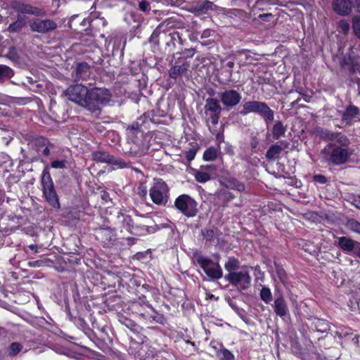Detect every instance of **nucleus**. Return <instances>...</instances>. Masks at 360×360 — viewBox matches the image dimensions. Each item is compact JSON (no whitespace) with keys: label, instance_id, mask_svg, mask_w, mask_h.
I'll return each instance as SVG.
<instances>
[{"label":"nucleus","instance_id":"nucleus-1","mask_svg":"<svg viewBox=\"0 0 360 360\" xmlns=\"http://www.w3.org/2000/svg\"><path fill=\"white\" fill-rule=\"evenodd\" d=\"M350 143L349 139L345 135L340 136L335 142H330L322 150L324 160L334 165L346 163L354 153Z\"/></svg>","mask_w":360,"mask_h":360},{"label":"nucleus","instance_id":"nucleus-2","mask_svg":"<svg viewBox=\"0 0 360 360\" xmlns=\"http://www.w3.org/2000/svg\"><path fill=\"white\" fill-rule=\"evenodd\" d=\"M111 98L112 95L107 89L93 88L89 89L82 107L91 112L99 114L101 107L108 104Z\"/></svg>","mask_w":360,"mask_h":360},{"label":"nucleus","instance_id":"nucleus-3","mask_svg":"<svg viewBox=\"0 0 360 360\" xmlns=\"http://www.w3.org/2000/svg\"><path fill=\"white\" fill-rule=\"evenodd\" d=\"M41 182L43 196L46 202L53 208L59 210L60 208L59 198L48 167H46L42 172Z\"/></svg>","mask_w":360,"mask_h":360},{"label":"nucleus","instance_id":"nucleus-4","mask_svg":"<svg viewBox=\"0 0 360 360\" xmlns=\"http://www.w3.org/2000/svg\"><path fill=\"white\" fill-rule=\"evenodd\" d=\"M238 113L243 116L249 113L257 114L264 118L267 124L274 118V112L269 105L265 102L259 101H248L243 103Z\"/></svg>","mask_w":360,"mask_h":360},{"label":"nucleus","instance_id":"nucleus-5","mask_svg":"<svg viewBox=\"0 0 360 360\" xmlns=\"http://www.w3.org/2000/svg\"><path fill=\"white\" fill-rule=\"evenodd\" d=\"M203 109V119L207 127H210V124L217 125L222 112L219 101L216 98L208 97L205 100Z\"/></svg>","mask_w":360,"mask_h":360},{"label":"nucleus","instance_id":"nucleus-6","mask_svg":"<svg viewBox=\"0 0 360 360\" xmlns=\"http://www.w3.org/2000/svg\"><path fill=\"white\" fill-rule=\"evenodd\" d=\"M169 189L167 184L161 179H154L150 188L149 195L155 205H165L169 198Z\"/></svg>","mask_w":360,"mask_h":360},{"label":"nucleus","instance_id":"nucleus-7","mask_svg":"<svg viewBox=\"0 0 360 360\" xmlns=\"http://www.w3.org/2000/svg\"><path fill=\"white\" fill-rule=\"evenodd\" d=\"M127 131L128 143L132 144V146L130 147V153L134 155L143 153L144 150L143 132L141 130L139 124H132Z\"/></svg>","mask_w":360,"mask_h":360},{"label":"nucleus","instance_id":"nucleus-8","mask_svg":"<svg viewBox=\"0 0 360 360\" xmlns=\"http://www.w3.org/2000/svg\"><path fill=\"white\" fill-rule=\"evenodd\" d=\"M197 202L186 194L178 196L174 201V207L187 217H193L198 212Z\"/></svg>","mask_w":360,"mask_h":360},{"label":"nucleus","instance_id":"nucleus-9","mask_svg":"<svg viewBox=\"0 0 360 360\" xmlns=\"http://www.w3.org/2000/svg\"><path fill=\"white\" fill-rule=\"evenodd\" d=\"M224 278L232 285L240 290L248 289L251 283V276L249 271L246 268H243L240 271L235 272L229 273L225 275Z\"/></svg>","mask_w":360,"mask_h":360},{"label":"nucleus","instance_id":"nucleus-10","mask_svg":"<svg viewBox=\"0 0 360 360\" xmlns=\"http://www.w3.org/2000/svg\"><path fill=\"white\" fill-rule=\"evenodd\" d=\"M198 264L203 269L206 275L212 279H219L222 277V269L220 265L211 259L199 256L196 259Z\"/></svg>","mask_w":360,"mask_h":360},{"label":"nucleus","instance_id":"nucleus-11","mask_svg":"<svg viewBox=\"0 0 360 360\" xmlns=\"http://www.w3.org/2000/svg\"><path fill=\"white\" fill-rule=\"evenodd\" d=\"M109 223V221L105 219L103 224L94 229L96 240L104 245H108L116 240L115 229L111 228Z\"/></svg>","mask_w":360,"mask_h":360},{"label":"nucleus","instance_id":"nucleus-12","mask_svg":"<svg viewBox=\"0 0 360 360\" xmlns=\"http://www.w3.org/2000/svg\"><path fill=\"white\" fill-rule=\"evenodd\" d=\"M219 103L221 102L223 107L226 110H230L238 105L242 99L240 92L235 89H225L218 94Z\"/></svg>","mask_w":360,"mask_h":360},{"label":"nucleus","instance_id":"nucleus-13","mask_svg":"<svg viewBox=\"0 0 360 360\" xmlns=\"http://www.w3.org/2000/svg\"><path fill=\"white\" fill-rule=\"evenodd\" d=\"M88 91L89 89L86 86L81 84H76L68 87L65 90L64 94L70 101L82 106L84 103L85 96L88 94Z\"/></svg>","mask_w":360,"mask_h":360},{"label":"nucleus","instance_id":"nucleus-14","mask_svg":"<svg viewBox=\"0 0 360 360\" xmlns=\"http://www.w3.org/2000/svg\"><path fill=\"white\" fill-rule=\"evenodd\" d=\"M117 218L118 222L120 224L121 232L124 229L129 233L137 235L140 232L146 230L144 226L135 225L130 215L123 214L120 211L118 212Z\"/></svg>","mask_w":360,"mask_h":360},{"label":"nucleus","instance_id":"nucleus-15","mask_svg":"<svg viewBox=\"0 0 360 360\" xmlns=\"http://www.w3.org/2000/svg\"><path fill=\"white\" fill-rule=\"evenodd\" d=\"M30 27L32 32L46 34L56 30L58 25L51 19L34 18L30 22Z\"/></svg>","mask_w":360,"mask_h":360},{"label":"nucleus","instance_id":"nucleus-16","mask_svg":"<svg viewBox=\"0 0 360 360\" xmlns=\"http://www.w3.org/2000/svg\"><path fill=\"white\" fill-rule=\"evenodd\" d=\"M11 8L17 12L18 15H20L21 16L23 14L32 15L34 16L46 15L44 10L18 1H12Z\"/></svg>","mask_w":360,"mask_h":360},{"label":"nucleus","instance_id":"nucleus-17","mask_svg":"<svg viewBox=\"0 0 360 360\" xmlns=\"http://www.w3.org/2000/svg\"><path fill=\"white\" fill-rule=\"evenodd\" d=\"M334 11L340 15H347L352 11V7H357L360 12V0H333Z\"/></svg>","mask_w":360,"mask_h":360},{"label":"nucleus","instance_id":"nucleus-18","mask_svg":"<svg viewBox=\"0 0 360 360\" xmlns=\"http://www.w3.org/2000/svg\"><path fill=\"white\" fill-rule=\"evenodd\" d=\"M360 115V110L354 105H349L342 112V120L347 125H352Z\"/></svg>","mask_w":360,"mask_h":360},{"label":"nucleus","instance_id":"nucleus-19","mask_svg":"<svg viewBox=\"0 0 360 360\" xmlns=\"http://www.w3.org/2000/svg\"><path fill=\"white\" fill-rule=\"evenodd\" d=\"M272 307L276 314L281 318H283L289 314L287 302L283 295H279L275 299Z\"/></svg>","mask_w":360,"mask_h":360},{"label":"nucleus","instance_id":"nucleus-20","mask_svg":"<svg viewBox=\"0 0 360 360\" xmlns=\"http://www.w3.org/2000/svg\"><path fill=\"white\" fill-rule=\"evenodd\" d=\"M36 150L39 154L48 156L50 154L49 146H53L47 139L40 136L34 140Z\"/></svg>","mask_w":360,"mask_h":360},{"label":"nucleus","instance_id":"nucleus-21","mask_svg":"<svg viewBox=\"0 0 360 360\" xmlns=\"http://www.w3.org/2000/svg\"><path fill=\"white\" fill-rule=\"evenodd\" d=\"M337 245L345 253L352 252L356 241L346 236H340L337 238Z\"/></svg>","mask_w":360,"mask_h":360},{"label":"nucleus","instance_id":"nucleus-22","mask_svg":"<svg viewBox=\"0 0 360 360\" xmlns=\"http://www.w3.org/2000/svg\"><path fill=\"white\" fill-rule=\"evenodd\" d=\"M188 68V63L184 62L180 64L179 61H176L169 70V77L173 79H177L178 77H181V75L187 71Z\"/></svg>","mask_w":360,"mask_h":360},{"label":"nucleus","instance_id":"nucleus-23","mask_svg":"<svg viewBox=\"0 0 360 360\" xmlns=\"http://www.w3.org/2000/svg\"><path fill=\"white\" fill-rule=\"evenodd\" d=\"M282 146L288 148V143L286 141H281V145H272L266 151V158L269 160H276L283 151V148Z\"/></svg>","mask_w":360,"mask_h":360},{"label":"nucleus","instance_id":"nucleus-24","mask_svg":"<svg viewBox=\"0 0 360 360\" xmlns=\"http://www.w3.org/2000/svg\"><path fill=\"white\" fill-rule=\"evenodd\" d=\"M90 75V66L86 63H79L75 69V80H86Z\"/></svg>","mask_w":360,"mask_h":360},{"label":"nucleus","instance_id":"nucleus-25","mask_svg":"<svg viewBox=\"0 0 360 360\" xmlns=\"http://www.w3.org/2000/svg\"><path fill=\"white\" fill-rule=\"evenodd\" d=\"M318 136L324 141H330V142H335L340 136H343L344 134L340 133H335L332 131L325 129H318L316 130Z\"/></svg>","mask_w":360,"mask_h":360},{"label":"nucleus","instance_id":"nucleus-26","mask_svg":"<svg viewBox=\"0 0 360 360\" xmlns=\"http://www.w3.org/2000/svg\"><path fill=\"white\" fill-rule=\"evenodd\" d=\"M311 327L314 330L323 333L330 330V326L326 320L314 318L311 322Z\"/></svg>","mask_w":360,"mask_h":360},{"label":"nucleus","instance_id":"nucleus-27","mask_svg":"<svg viewBox=\"0 0 360 360\" xmlns=\"http://www.w3.org/2000/svg\"><path fill=\"white\" fill-rule=\"evenodd\" d=\"M286 130V127H285L281 121L277 120L271 129V133L274 139L278 140L282 137H284Z\"/></svg>","mask_w":360,"mask_h":360},{"label":"nucleus","instance_id":"nucleus-28","mask_svg":"<svg viewBox=\"0 0 360 360\" xmlns=\"http://www.w3.org/2000/svg\"><path fill=\"white\" fill-rule=\"evenodd\" d=\"M92 157L98 162L110 164L112 161L113 155L105 151H95L92 153Z\"/></svg>","mask_w":360,"mask_h":360},{"label":"nucleus","instance_id":"nucleus-29","mask_svg":"<svg viewBox=\"0 0 360 360\" xmlns=\"http://www.w3.org/2000/svg\"><path fill=\"white\" fill-rule=\"evenodd\" d=\"M224 185L226 188L236 190L239 192H243L245 190V184L234 178L226 179Z\"/></svg>","mask_w":360,"mask_h":360},{"label":"nucleus","instance_id":"nucleus-30","mask_svg":"<svg viewBox=\"0 0 360 360\" xmlns=\"http://www.w3.org/2000/svg\"><path fill=\"white\" fill-rule=\"evenodd\" d=\"M220 349L216 351V355L219 360H235L233 354L230 352L228 349L220 345Z\"/></svg>","mask_w":360,"mask_h":360},{"label":"nucleus","instance_id":"nucleus-31","mask_svg":"<svg viewBox=\"0 0 360 360\" xmlns=\"http://www.w3.org/2000/svg\"><path fill=\"white\" fill-rule=\"evenodd\" d=\"M193 175L195 180L199 183H205L211 179V175L207 171L195 169Z\"/></svg>","mask_w":360,"mask_h":360},{"label":"nucleus","instance_id":"nucleus-32","mask_svg":"<svg viewBox=\"0 0 360 360\" xmlns=\"http://www.w3.org/2000/svg\"><path fill=\"white\" fill-rule=\"evenodd\" d=\"M240 262L238 259L234 257H229L224 264V268L229 273L235 272L239 267Z\"/></svg>","mask_w":360,"mask_h":360},{"label":"nucleus","instance_id":"nucleus-33","mask_svg":"<svg viewBox=\"0 0 360 360\" xmlns=\"http://www.w3.org/2000/svg\"><path fill=\"white\" fill-rule=\"evenodd\" d=\"M23 18L20 15H18L17 20L13 23H11L8 27V31L10 32H16L22 30L24 26V23L22 22Z\"/></svg>","mask_w":360,"mask_h":360},{"label":"nucleus","instance_id":"nucleus-34","mask_svg":"<svg viewBox=\"0 0 360 360\" xmlns=\"http://www.w3.org/2000/svg\"><path fill=\"white\" fill-rule=\"evenodd\" d=\"M260 298L266 304H269L272 300V294L269 288L263 287L260 290Z\"/></svg>","mask_w":360,"mask_h":360},{"label":"nucleus","instance_id":"nucleus-35","mask_svg":"<svg viewBox=\"0 0 360 360\" xmlns=\"http://www.w3.org/2000/svg\"><path fill=\"white\" fill-rule=\"evenodd\" d=\"M346 227L356 233L360 234V222L354 219H349L347 221Z\"/></svg>","mask_w":360,"mask_h":360},{"label":"nucleus","instance_id":"nucleus-36","mask_svg":"<svg viewBox=\"0 0 360 360\" xmlns=\"http://www.w3.org/2000/svg\"><path fill=\"white\" fill-rule=\"evenodd\" d=\"M22 349V345L19 342H12L8 349L10 356H16Z\"/></svg>","mask_w":360,"mask_h":360},{"label":"nucleus","instance_id":"nucleus-37","mask_svg":"<svg viewBox=\"0 0 360 360\" xmlns=\"http://www.w3.org/2000/svg\"><path fill=\"white\" fill-rule=\"evenodd\" d=\"M217 150L213 148L207 149L203 154V158L207 161H212L217 158Z\"/></svg>","mask_w":360,"mask_h":360},{"label":"nucleus","instance_id":"nucleus-38","mask_svg":"<svg viewBox=\"0 0 360 360\" xmlns=\"http://www.w3.org/2000/svg\"><path fill=\"white\" fill-rule=\"evenodd\" d=\"M69 319L72 321L79 328L84 330L86 326V323L84 320L81 317H74L70 313L68 314Z\"/></svg>","mask_w":360,"mask_h":360},{"label":"nucleus","instance_id":"nucleus-39","mask_svg":"<svg viewBox=\"0 0 360 360\" xmlns=\"http://www.w3.org/2000/svg\"><path fill=\"white\" fill-rule=\"evenodd\" d=\"M13 75V72L8 66L0 65V78H11Z\"/></svg>","mask_w":360,"mask_h":360},{"label":"nucleus","instance_id":"nucleus-40","mask_svg":"<svg viewBox=\"0 0 360 360\" xmlns=\"http://www.w3.org/2000/svg\"><path fill=\"white\" fill-rule=\"evenodd\" d=\"M220 197L223 200L224 206H227L228 202L235 198V195L228 191H222L220 193Z\"/></svg>","mask_w":360,"mask_h":360},{"label":"nucleus","instance_id":"nucleus-41","mask_svg":"<svg viewBox=\"0 0 360 360\" xmlns=\"http://www.w3.org/2000/svg\"><path fill=\"white\" fill-rule=\"evenodd\" d=\"M276 274L281 282L285 285L288 283V276L285 271L283 268L279 267L276 269Z\"/></svg>","mask_w":360,"mask_h":360},{"label":"nucleus","instance_id":"nucleus-42","mask_svg":"<svg viewBox=\"0 0 360 360\" xmlns=\"http://www.w3.org/2000/svg\"><path fill=\"white\" fill-rule=\"evenodd\" d=\"M110 164L120 169L129 167L128 163L125 162L121 159H117L114 156L112 157V161Z\"/></svg>","mask_w":360,"mask_h":360},{"label":"nucleus","instance_id":"nucleus-43","mask_svg":"<svg viewBox=\"0 0 360 360\" xmlns=\"http://www.w3.org/2000/svg\"><path fill=\"white\" fill-rule=\"evenodd\" d=\"M217 230L216 229H207L205 230L204 236L207 240H212L217 236Z\"/></svg>","mask_w":360,"mask_h":360},{"label":"nucleus","instance_id":"nucleus-44","mask_svg":"<svg viewBox=\"0 0 360 360\" xmlns=\"http://www.w3.org/2000/svg\"><path fill=\"white\" fill-rule=\"evenodd\" d=\"M353 30L355 33V34L360 38V18L359 17H354L353 18Z\"/></svg>","mask_w":360,"mask_h":360},{"label":"nucleus","instance_id":"nucleus-45","mask_svg":"<svg viewBox=\"0 0 360 360\" xmlns=\"http://www.w3.org/2000/svg\"><path fill=\"white\" fill-rule=\"evenodd\" d=\"M197 150L194 148L185 151V157L188 162L192 161L196 155Z\"/></svg>","mask_w":360,"mask_h":360},{"label":"nucleus","instance_id":"nucleus-46","mask_svg":"<svg viewBox=\"0 0 360 360\" xmlns=\"http://www.w3.org/2000/svg\"><path fill=\"white\" fill-rule=\"evenodd\" d=\"M66 162L65 160H53L51 163V167L55 169H63L65 168Z\"/></svg>","mask_w":360,"mask_h":360},{"label":"nucleus","instance_id":"nucleus-47","mask_svg":"<svg viewBox=\"0 0 360 360\" xmlns=\"http://www.w3.org/2000/svg\"><path fill=\"white\" fill-rule=\"evenodd\" d=\"M139 8L140 11L143 12H148L150 10V6L149 2L147 1L143 0L139 4Z\"/></svg>","mask_w":360,"mask_h":360},{"label":"nucleus","instance_id":"nucleus-48","mask_svg":"<svg viewBox=\"0 0 360 360\" xmlns=\"http://www.w3.org/2000/svg\"><path fill=\"white\" fill-rule=\"evenodd\" d=\"M339 27L342 30L343 32L346 33L349 31L350 25L347 20H342L339 22Z\"/></svg>","mask_w":360,"mask_h":360},{"label":"nucleus","instance_id":"nucleus-49","mask_svg":"<svg viewBox=\"0 0 360 360\" xmlns=\"http://www.w3.org/2000/svg\"><path fill=\"white\" fill-rule=\"evenodd\" d=\"M195 49H184L182 52H181V54L185 57V58H192L195 53Z\"/></svg>","mask_w":360,"mask_h":360},{"label":"nucleus","instance_id":"nucleus-50","mask_svg":"<svg viewBox=\"0 0 360 360\" xmlns=\"http://www.w3.org/2000/svg\"><path fill=\"white\" fill-rule=\"evenodd\" d=\"M259 144V139L255 136H252L250 138V145L251 148L255 149Z\"/></svg>","mask_w":360,"mask_h":360},{"label":"nucleus","instance_id":"nucleus-51","mask_svg":"<svg viewBox=\"0 0 360 360\" xmlns=\"http://www.w3.org/2000/svg\"><path fill=\"white\" fill-rule=\"evenodd\" d=\"M200 169L202 171H207L210 174L211 172L215 171L216 166L214 165H206L201 166Z\"/></svg>","mask_w":360,"mask_h":360},{"label":"nucleus","instance_id":"nucleus-52","mask_svg":"<svg viewBox=\"0 0 360 360\" xmlns=\"http://www.w3.org/2000/svg\"><path fill=\"white\" fill-rule=\"evenodd\" d=\"M142 305H144L148 308L153 309L152 306L148 302L144 301V300H140L139 302H134V304H133V307L134 309H136V308H138L139 306H142Z\"/></svg>","mask_w":360,"mask_h":360},{"label":"nucleus","instance_id":"nucleus-53","mask_svg":"<svg viewBox=\"0 0 360 360\" xmlns=\"http://www.w3.org/2000/svg\"><path fill=\"white\" fill-rule=\"evenodd\" d=\"M352 254L360 258V243L356 241Z\"/></svg>","mask_w":360,"mask_h":360},{"label":"nucleus","instance_id":"nucleus-54","mask_svg":"<svg viewBox=\"0 0 360 360\" xmlns=\"http://www.w3.org/2000/svg\"><path fill=\"white\" fill-rule=\"evenodd\" d=\"M159 34H160L159 31H158V30H155L153 32V34H152V35H151V37H150V41H151V42H153V43H155V44H158V41L157 40V38H158V37Z\"/></svg>","mask_w":360,"mask_h":360},{"label":"nucleus","instance_id":"nucleus-55","mask_svg":"<svg viewBox=\"0 0 360 360\" xmlns=\"http://www.w3.org/2000/svg\"><path fill=\"white\" fill-rule=\"evenodd\" d=\"M314 179L320 183V184H325L326 182V176H323V175H321V174H319V175H316L314 176Z\"/></svg>","mask_w":360,"mask_h":360},{"label":"nucleus","instance_id":"nucleus-56","mask_svg":"<svg viewBox=\"0 0 360 360\" xmlns=\"http://www.w3.org/2000/svg\"><path fill=\"white\" fill-rule=\"evenodd\" d=\"M356 208L360 210V195L355 196L352 202Z\"/></svg>","mask_w":360,"mask_h":360},{"label":"nucleus","instance_id":"nucleus-57","mask_svg":"<svg viewBox=\"0 0 360 360\" xmlns=\"http://www.w3.org/2000/svg\"><path fill=\"white\" fill-rule=\"evenodd\" d=\"M28 248L34 251L35 253L38 252V247L37 245H34V244H31L28 246Z\"/></svg>","mask_w":360,"mask_h":360},{"label":"nucleus","instance_id":"nucleus-58","mask_svg":"<svg viewBox=\"0 0 360 360\" xmlns=\"http://www.w3.org/2000/svg\"><path fill=\"white\" fill-rule=\"evenodd\" d=\"M226 150L227 153H229L231 155H233L234 154L233 150L231 146L228 145L226 147Z\"/></svg>","mask_w":360,"mask_h":360},{"label":"nucleus","instance_id":"nucleus-59","mask_svg":"<svg viewBox=\"0 0 360 360\" xmlns=\"http://www.w3.org/2000/svg\"><path fill=\"white\" fill-rule=\"evenodd\" d=\"M101 198L105 201H108L109 196H108V194L104 191V192H103V194L101 195Z\"/></svg>","mask_w":360,"mask_h":360},{"label":"nucleus","instance_id":"nucleus-60","mask_svg":"<svg viewBox=\"0 0 360 360\" xmlns=\"http://www.w3.org/2000/svg\"><path fill=\"white\" fill-rule=\"evenodd\" d=\"M226 66L231 70L234 67V62L233 61H229L226 63Z\"/></svg>","mask_w":360,"mask_h":360},{"label":"nucleus","instance_id":"nucleus-61","mask_svg":"<svg viewBox=\"0 0 360 360\" xmlns=\"http://www.w3.org/2000/svg\"><path fill=\"white\" fill-rule=\"evenodd\" d=\"M217 345H218V343L215 341H212L210 342V346L216 351H217Z\"/></svg>","mask_w":360,"mask_h":360},{"label":"nucleus","instance_id":"nucleus-62","mask_svg":"<svg viewBox=\"0 0 360 360\" xmlns=\"http://www.w3.org/2000/svg\"><path fill=\"white\" fill-rule=\"evenodd\" d=\"M139 189H140V194L141 195H146L147 191H146V188H144L143 189H141V188H140Z\"/></svg>","mask_w":360,"mask_h":360},{"label":"nucleus","instance_id":"nucleus-63","mask_svg":"<svg viewBox=\"0 0 360 360\" xmlns=\"http://www.w3.org/2000/svg\"><path fill=\"white\" fill-rule=\"evenodd\" d=\"M38 263H39L38 261H35L33 262H30L29 264L30 266L36 267V266H38V265H37Z\"/></svg>","mask_w":360,"mask_h":360},{"label":"nucleus","instance_id":"nucleus-64","mask_svg":"<svg viewBox=\"0 0 360 360\" xmlns=\"http://www.w3.org/2000/svg\"><path fill=\"white\" fill-rule=\"evenodd\" d=\"M127 240L129 241H130L131 244H134L136 240V239L134 238H131V237L127 238Z\"/></svg>","mask_w":360,"mask_h":360}]
</instances>
